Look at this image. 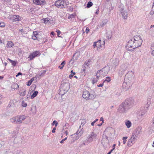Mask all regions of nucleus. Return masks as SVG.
Instances as JSON below:
<instances>
[{"mask_svg": "<svg viewBox=\"0 0 154 154\" xmlns=\"http://www.w3.org/2000/svg\"><path fill=\"white\" fill-rule=\"evenodd\" d=\"M32 82L29 80L26 82V85L28 86H30L32 84Z\"/></svg>", "mask_w": 154, "mask_h": 154, "instance_id": "43", "label": "nucleus"}, {"mask_svg": "<svg viewBox=\"0 0 154 154\" xmlns=\"http://www.w3.org/2000/svg\"><path fill=\"white\" fill-rule=\"evenodd\" d=\"M22 74L21 72H19L16 75V77H17L19 76L20 75H21Z\"/></svg>", "mask_w": 154, "mask_h": 154, "instance_id": "53", "label": "nucleus"}, {"mask_svg": "<svg viewBox=\"0 0 154 154\" xmlns=\"http://www.w3.org/2000/svg\"><path fill=\"white\" fill-rule=\"evenodd\" d=\"M154 14V10H153L151 11L149 13V14L151 15H153Z\"/></svg>", "mask_w": 154, "mask_h": 154, "instance_id": "47", "label": "nucleus"}, {"mask_svg": "<svg viewBox=\"0 0 154 154\" xmlns=\"http://www.w3.org/2000/svg\"><path fill=\"white\" fill-rule=\"evenodd\" d=\"M56 127L54 128L53 129V130L52 131V132L53 133H55V130H56Z\"/></svg>", "mask_w": 154, "mask_h": 154, "instance_id": "51", "label": "nucleus"}, {"mask_svg": "<svg viewBox=\"0 0 154 154\" xmlns=\"http://www.w3.org/2000/svg\"><path fill=\"white\" fill-rule=\"evenodd\" d=\"M5 26V24L3 22H0V27H4Z\"/></svg>", "mask_w": 154, "mask_h": 154, "instance_id": "41", "label": "nucleus"}, {"mask_svg": "<svg viewBox=\"0 0 154 154\" xmlns=\"http://www.w3.org/2000/svg\"><path fill=\"white\" fill-rule=\"evenodd\" d=\"M151 54L154 56V47L153 46H151Z\"/></svg>", "mask_w": 154, "mask_h": 154, "instance_id": "31", "label": "nucleus"}, {"mask_svg": "<svg viewBox=\"0 0 154 154\" xmlns=\"http://www.w3.org/2000/svg\"><path fill=\"white\" fill-rule=\"evenodd\" d=\"M50 21H51V20H48V18H45V19L44 22L46 24L49 23L50 22Z\"/></svg>", "mask_w": 154, "mask_h": 154, "instance_id": "36", "label": "nucleus"}, {"mask_svg": "<svg viewBox=\"0 0 154 154\" xmlns=\"http://www.w3.org/2000/svg\"><path fill=\"white\" fill-rule=\"evenodd\" d=\"M19 94L20 95L22 96H24L26 94V90H24L23 92H19Z\"/></svg>", "mask_w": 154, "mask_h": 154, "instance_id": "33", "label": "nucleus"}, {"mask_svg": "<svg viewBox=\"0 0 154 154\" xmlns=\"http://www.w3.org/2000/svg\"><path fill=\"white\" fill-rule=\"evenodd\" d=\"M39 32H38L37 31L33 32L32 35V38L34 40H37L38 41L40 39L39 38Z\"/></svg>", "mask_w": 154, "mask_h": 154, "instance_id": "18", "label": "nucleus"}, {"mask_svg": "<svg viewBox=\"0 0 154 154\" xmlns=\"http://www.w3.org/2000/svg\"><path fill=\"white\" fill-rule=\"evenodd\" d=\"M10 18L13 22H16L20 20L21 19V17L18 15H13Z\"/></svg>", "mask_w": 154, "mask_h": 154, "instance_id": "21", "label": "nucleus"}, {"mask_svg": "<svg viewBox=\"0 0 154 154\" xmlns=\"http://www.w3.org/2000/svg\"><path fill=\"white\" fill-rule=\"evenodd\" d=\"M143 41L141 37L138 36H134V37L130 40L127 44V47L131 49H129L131 51L132 49H134L141 46Z\"/></svg>", "mask_w": 154, "mask_h": 154, "instance_id": "1", "label": "nucleus"}, {"mask_svg": "<svg viewBox=\"0 0 154 154\" xmlns=\"http://www.w3.org/2000/svg\"><path fill=\"white\" fill-rule=\"evenodd\" d=\"M105 137L103 138L101 140V143L105 147H107L109 145L108 137L105 136Z\"/></svg>", "mask_w": 154, "mask_h": 154, "instance_id": "16", "label": "nucleus"}, {"mask_svg": "<svg viewBox=\"0 0 154 154\" xmlns=\"http://www.w3.org/2000/svg\"><path fill=\"white\" fill-rule=\"evenodd\" d=\"M127 68V66L126 64H123L120 67L119 70L118 72V73L119 75L121 77L124 74L125 71Z\"/></svg>", "mask_w": 154, "mask_h": 154, "instance_id": "10", "label": "nucleus"}, {"mask_svg": "<svg viewBox=\"0 0 154 154\" xmlns=\"http://www.w3.org/2000/svg\"><path fill=\"white\" fill-rule=\"evenodd\" d=\"M123 103L129 109L133 106L134 103V101L133 98H130Z\"/></svg>", "mask_w": 154, "mask_h": 154, "instance_id": "9", "label": "nucleus"}, {"mask_svg": "<svg viewBox=\"0 0 154 154\" xmlns=\"http://www.w3.org/2000/svg\"><path fill=\"white\" fill-rule=\"evenodd\" d=\"M22 152V151L20 150V149H18V150H17L16 151H15V152L16 153H17V154H19V153H21Z\"/></svg>", "mask_w": 154, "mask_h": 154, "instance_id": "44", "label": "nucleus"}, {"mask_svg": "<svg viewBox=\"0 0 154 154\" xmlns=\"http://www.w3.org/2000/svg\"><path fill=\"white\" fill-rule=\"evenodd\" d=\"M51 34L54 36L55 35V34L53 32H51Z\"/></svg>", "mask_w": 154, "mask_h": 154, "instance_id": "64", "label": "nucleus"}, {"mask_svg": "<svg viewBox=\"0 0 154 154\" xmlns=\"http://www.w3.org/2000/svg\"><path fill=\"white\" fill-rule=\"evenodd\" d=\"M111 80L110 77H106V79L104 80L103 81V82H104L105 81H107V82H109Z\"/></svg>", "mask_w": 154, "mask_h": 154, "instance_id": "38", "label": "nucleus"}, {"mask_svg": "<svg viewBox=\"0 0 154 154\" xmlns=\"http://www.w3.org/2000/svg\"><path fill=\"white\" fill-rule=\"evenodd\" d=\"M116 145V144H114L112 146V149H115V148Z\"/></svg>", "mask_w": 154, "mask_h": 154, "instance_id": "57", "label": "nucleus"}, {"mask_svg": "<svg viewBox=\"0 0 154 154\" xmlns=\"http://www.w3.org/2000/svg\"><path fill=\"white\" fill-rule=\"evenodd\" d=\"M19 88V85L16 83H14L11 85V88L14 89H17Z\"/></svg>", "mask_w": 154, "mask_h": 154, "instance_id": "26", "label": "nucleus"}, {"mask_svg": "<svg viewBox=\"0 0 154 154\" xmlns=\"http://www.w3.org/2000/svg\"><path fill=\"white\" fill-rule=\"evenodd\" d=\"M34 77L32 78L30 80L32 82L34 80Z\"/></svg>", "mask_w": 154, "mask_h": 154, "instance_id": "62", "label": "nucleus"}, {"mask_svg": "<svg viewBox=\"0 0 154 154\" xmlns=\"http://www.w3.org/2000/svg\"><path fill=\"white\" fill-rule=\"evenodd\" d=\"M67 137H65V138L63 139V140H62L60 142V143H63V142L64 141H65V140H66V139H67Z\"/></svg>", "mask_w": 154, "mask_h": 154, "instance_id": "46", "label": "nucleus"}, {"mask_svg": "<svg viewBox=\"0 0 154 154\" xmlns=\"http://www.w3.org/2000/svg\"><path fill=\"white\" fill-rule=\"evenodd\" d=\"M38 93V92L37 91H34V92L33 93V94L31 95V99H33V98H34L37 95Z\"/></svg>", "mask_w": 154, "mask_h": 154, "instance_id": "30", "label": "nucleus"}, {"mask_svg": "<svg viewBox=\"0 0 154 154\" xmlns=\"http://www.w3.org/2000/svg\"><path fill=\"white\" fill-rule=\"evenodd\" d=\"M40 55V53L39 51H35L31 53L29 55L28 58H29L30 60L33 59L35 57L38 55Z\"/></svg>", "mask_w": 154, "mask_h": 154, "instance_id": "15", "label": "nucleus"}, {"mask_svg": "<svg viewBox=\"0 0 154 154\" xmlns=\"http://www.w3.org/2000/svg\"><path fill=\"white\" fill-rule=\"evenodd\" d=\"M2 96L1 94H0V100H2Z\"/></svg>", "mask_w": 154, "mask_h": 154, "instance_id": "58", "label": "nucleus"}, {"mask_svg": "<svg viewBox=\"0 0 154 154\" xmlns=\"http://www.w3.org/2000/svg\"><path fill=\"white\" fill-rule=\"evenodd\" d=\"M14 45L13 43L11 41H8L7 44L6 46L7 47L11 48Z\"/></svg>", "mask_w": 154, "mask_h": 154, "instance_id": "29", "label": "nucleus"}, {"mask_svg": "<svg viewBox=\"0 0 154 154\" xmlns=\"http://www.w3.org/2000/svg\"><path fill=\"white\" fill-rule=\"evenodd\" d=\"M71 74H73V75H75V72H73V70H71Z\"/></svg>", "mask_w": 154, "mask_h": 154, "instance_id": "54", "label": "nucleus"}, {"mask_svg": "<svg viewBox=\"0 0 154 154\" xmlns=\"http://www.w3.org/2000/svg\"><path fill=\"white\" fill-rule=\"evenodd\" d=\"M125 123L127 128H129L131 127L132 125L131 122L128 120H126L125 121Z\"/></svg>", "mask_w": 154, "mask_h": 154, "instance_id": "25", "label": "nucleus"}, {"mask_svg": "<svg viewBox=\"0 0 154 154\" xmlns=\"http://www.w3.org/2000/svg\"><path fill=\"white\" fill-rule=\"evenodd\" d=\"M103 83H104V82H103V83L98 85L97 86L99 87H102L103 85Z\"/></svg>", "mask_w": 154, "mask_h": 154, "instance_id": "50", "label": "nucleus"}, {"mask_svg": "<svg viewBox=\"0 0 154 154\" xmlns=\"http://www.w3.org/2000/svg\"><path fill=\"white\" fill-rule=\"evenodd\" d=\"M93 5V4L91 2H89L87 4V7L88 8H90Z\"/></svg>", "mask_w": 154, "mask_h": 154, "instance_id": "32", "label": "nucleus"}, {"mask_svg": "<svg viewBox=\"0 0 154 154\" xmlns=\"http://www.w3.org/2000/svg\"><path fill=\"white\" fill-rule=\"evenodd\" d=\"M122 18L124 19H126L128 17V13L126 9L124 8H122L119 10Z\"/></svg>", "mask_w": 154, "mask_h": 154, "instance_id": "13", "label": "nucleus"}, {"mask_svg": "<svg viewBox=\"0 0 154 154\" xmlns=\"http://www.w3.org/2000/svg\"><path fill=\"white\" fill-rule=\"evenodd\" d=\"M131 86V84L129 82H124L122 84V88L125 90H127Z\"/></svg>", "mask_w": 154, "mask_h": 154, "instance_id": "17", "label": "nucleus"}, {"mask_svg": "<svg viewBox=\"0 0 154 154\" xmlns=\"http://www.w3.org/2000/svg\"><path fill=\"white\" fill-rule=\"evenodd\" d=\"M113 65L115 66H117L119 64V59L116 58L115 59L112 61Z\"/></svg>", "mask_w": 154, "mask_h": 154, "instance_id": "24", "label": "nucleus"}, {"mask_svg": "<svg viewBox=\"0 0 154 154\" xmlns=\"http://www.w3.org/2000/svg\"><path fill=\"white\" fill-rule=\"evenodd\" d=\"M97 42V50L100 51L104 48L105 42L104 41H101V40H99Z\"/></svg>", "mask_w": 154, "mask_h": 154, "instance_id": "12", "label": "nucleus"}, {"mask_svg": "<svg viewBox=\"0 0 154 154\" xmlns=\"http://www.w3.org/2000/svg\"><path fill=\"white\" fill-rule=\"evenodd\" d=\"M21 106L23 107H25L27 106V104L24 102H23L21 103Z\"/></svg>", "mask_w": 154, "mask_h": 154, "instance_id": "37", "label": "nucleus"}, {"mask_svg": "<svg viewBox=\"0 0 154 154\" xmlns=\"http://www.w3.org/2000/svg\"><path fill=\"white\" fill-rule=\"evenodd\" d=\"M89 31V29L88 27H87L85 30V32L86 33H88Z\"/></svg>", "mask_w": 154, "mask_h": 154, "instance_id": "49", "label": "nucleus"}, {"mask_svg": "<svg viewBox=\"0 0 154 154\" xmlns=\"http://www.w3.org/2000/svg\"><path fill=\"white\" fill-rule=\"evenodd\" d=\"M82 97L86 100H94L96 97V96L91 94L88 91L85 90L83 91Z\"/></svg>", "mask_w": 154, "mask_h": 154, "instance_id": "5", "label": "nucleus"}, {"mask_svg": "<svg viewBox=\"0 0 154 154\" xmlns=\"http://www.w3.org/2000/svg\"><path fill=\"white\" fill-rule=\"evenodd\" d=\"M59 68H60V69H62L63 68V66H59L58 67Z\"/></svg>", "mask_w": 154, "mask_h": 154, "instance_id": "63", "label": "nucleus"}, {"mask_svg": "<svg viewBox=\"0 0 154 154\" xmlns=\"http://www.w3.org/2000/svg\"><path fill=\"white\" fill-rule=\"evenodd\" d=\"M74 16H75V15L74 14H71L68 17V18L70 19V18H74Z\"/></svg>", "mask_w": 154, "mask_h": 154, "instance_id": "45", "label": "nucleus"}, {"mask_svg": "<svg viewBox=\"0 0 154 154\" xmlns=\"http://www.w3.org/2000/svg\"><path fill=\"white\" fill-rule=\"evenodd\" d=\"M14 101L13 100H11L9 103V105H10L11 106H13L14 105Z\"/></svg>", "mask_w": 154, "mask_h": 154, "instance_id": "39", "label": "nucleus"}, {"mask_svg": "<svg viewBox=\"0 0 154 154\" xmlns=\"http://www.w3.org/2000/svg\"><path fill=\"white\" fill-rule=\"evenodd\" d=\"M85 64L87 66L89 65V64L88 63V62L87 63L86 61L85 62Z\"/></svg>", "mask_w": 154, "mask_h": 154, "instance_id": "59", "label": "nucleus"}, {"mask_svg": "<svg viewBox=\"0 0 154 154\" xmlns=\"http://www.w3.org/2000/svg\"><path fill=\"white\" fill-rule=\"evenodd\" d=\"M26 118L24 115H20L13 117L10 119L11 122L14 124H20L22 123Z\"/></svg>", "mask_w": 154, "mask_h": 154, "instance_id": "4", "label": "nucleus"}, {"mask_svg": "<svg viewBox=\"0 0 154 154\" xmlns=\"http://www.w3.org/2000/svg\"><path fill=\"white\" fill-rule=\"evenodd\" d=\"M97 139V134L94 131H93L88 135L86 139L84 142V144L85 145H87L93 141L96 140Z\"/></svg>", "mask_w": 154, "mask_h": 154, "instance_id": "2", "label": "nucleus"}, {"mask_svg": "<svg viewBox=\"0 0 154 154\" xmlns=\"http://www.w3.org/2000/svg\"><path fill=\"white\" fill-rule=\"evenodd\" d=\"M128 138L127 137H123L122 140H123V143L124 144H125L127 141V139Z\"/></svg>", "mask_w": 154, "mask_h": 154, "instance_id": "34", "label": "nucleus"}, {"mask_svg": "<svg viewBox=\"0 0 154 154\" xmlns=\"http://www.w3.org/2000/svg\"><path fill=\"white\" fill-rule=\"evenodd\" d=\"M134 77V71L131 70L128 71L125 75V79H128V80L131 81Z\"/></svg>", "mask_w": 154, "mask_h": 154, "instance_id": "14", "label": "nucleus"}, {"mask_svg": "<svg viewBox=\"0 0 154 154\" xmlns=\"http://www.w3.org/2000/svg\"><path fill=\"white\" fill-rule=\"evenodd\" d=\"M65 61H63L61 63L60 65L62 66L63 67L65 65Z\"/></svg>", "mask_w": 154, "mask_h": 154, "instance_id": "48", "label": "nucleus"}, {"mask_svg": "<svg viewBox=\"0 0 154 154\" xmlns=\"http://www.w3.org/2000/svg\"><path fill=\"white\" fill-rule=\"evenodd\" d=\"M8 60L11 63V64L14 66H15L17 63V62L12 60L9 58H8Z\"/></svg>", "mask_w": 154, "mask_h": 154, "instance_id": "28", "label": "nucleus"}, {"mask_svg": "<svg viewBox=\"0 0 154 154\" xmlns=\"http://www.w3.org/2000/svg\"><path fill=\"white\" fill-rule=\"evenodd\" d=\"M141 127L140 126H139L132 133L136 135L137 136H138V135L141 132Z\"/></svg>", "mask_w": 154, "mask_h": 154, "instance_id": "20", "label": "nucleus"}, {"mask_svg": "<svg viewBox=\"0 0 154 154\" xmlns=\"http://www.w3.org/2000/svg\"><path fill=\"white\" fill-rule=\"evenodd\" d=\"M110 69V67L108 66H106L103 67L101 69L97 71V73L101 76V77H104L107 75Z\"/></svg>", "mask_w": 154, "mask_h": 154, "instance_id": "6", "label": "nucleus"}, {"mask_svg": "<svg viewBox=\"0 0 154 154\" xmlns=\"http://www.w3.org/2000/svg\"><path fill=\"white\" fill-rule=\"evenodd\" d=\"M81 126H80L79 128L75 133L76 135H78L79 136H81L84 132V130H83V128H81Z\"/></svg>", "mask_w": 154, "mask_h": 154, "instance_id": "22", "label": "nucleus"}, {"mask_svg": "<svg viewBox=\"0 0 154 154\" xmlns=\"http://www.w3.org/2000/svg\"><path fill=\"white\" fill-rule=\"evenodd\" d=\"M56 32L57 33V35L58 37L63 38V37H62L59 35L60 34V33H61V32L60 30H57Z\"/></svg>", "mask_w": 154, "mask_h": 154, "instance_id": "40", "label": "nucleus"}, {"mask_svg": "<svg viewBox=\"0 0 154 154\" xmlns=\"http://www.w3.org/2000/svg\"><path fill=\"white\" fill-rule=\"evenodd\" d=\"M112 36V32L110 31L106 33V37L108 39L111 38Z\"/></svg>", "mask_w": 154, "mask_h": 154, "instance_id": "27", "label": "nucleus"}, {"mask_svg": "<svg viewBox=\"0 0 154 154\" xmlns=\"http://www.w3.org/2000/svg\"><path fill=\"white\" fill-rule=\"evenodd\" d=\"M128 109L123 102L119 106L118 112L120 113H126Z\"/></svg>", "mask_w": 154, "mask_h": 154, "instance_id": "11", "label": "nucleus"}, {"mask_svg": "<svg viewBox=\"0 0 154 154\" xmlns=\"http://www.w3.org/2000/svg\"><path fill=\"white\" fill-rule=\"evenodd\" d=\"M55 125V127H57V125H58V122L56 120L54 121L52 123V125Z\"/></svg>", "mask_w": 154, "mask_h": 154, "instance_id": "35", "label": "nucleus"}, {"mask_svg": "<svg viewBox=\"0 0 154 154\" xmlns=\"http://www.w3.org/2000/svg\"><path fill=\"white\" fill-rule=\"evenodd\" d=\"M137 137L138 136L132 133L131 138L128 141L127 144L128 146H130L132 145L136 141Z\"/></svg>", "mask_w": 154, "mask_h": 154, "instance_id": "8", "label": "nucleus"}, {"mask_svg": "<svg viewBox=\"0 0 154 154\" xmlns=\"http://www.w3.org/2000/svg\"><path fill=\"white\" fill-rule=\"evenodd\" d=\"M95 123V122L93 121V122H92L91 124L92 126H94V123Z\"/></svg>", "mask_w": 154, "mask_h": 154, "instance_id": "56", "label": "nucleus"}, {"mask_svg": "<svg viewBox=\"0 0 154 154\" xmlns=\"http://www.w3.org/2000/svg\"><path fill=\"white\" fill-rule=\"evenodd\" d=\"M55 5L57 7L60 8H65L67 6L66 2L64 0H58L56 1Z\"/></svg>", "mask_w": 154, "mask_h": 154, "instance_id": "7", "label": "nucleus"}, {"mask_svg": "<svg viewBox=\"0 0 154 154\" xmlns=\"http://www.w3.org/2000/svg\"><path fill=\"white\" fill-rule=\"evenodd\" d=\"M33 2L35 4L38 5H43L45 3V0H33Z\"/></svg>", "mask_w": 154, "mask_h": 154, "instance_id": "19", "label": "nucleus"}, {"mask_svg": "<svg viewBox=\"0 0 154 154\" xmlns=\"http://www.w3.org/2000/svg\"><path fill=\"white\" fill-rule=\"evenodd\" d=\"M100 121H101L102 122V123H103L104 122V120H103V117H101L100 119Z\"/></svg>", "mask_w": 154, "mask_h": 154, "instance_id": "52", "label": "nucleus"}, {"mask_svg": "<svg viewBox=\"0 0 154 154\" xmlns=\"http://www.w3.org/2000/svg\"><path fill=\"white\" fill-rule=\"evenodd\" d=\"M73 75L70 74L69 76V78L71 79L72 78V77H73Z\"/></svg>", "mask_w": 154, "mask_h": 154, "instance_id": "55", "label": "nucleus"}, {"mask_svg": "<svg viewBox=\"0 0 154 154\" xmlns=\"http://www.w3.org/2000/svg\"><path fill=\"white\" fill-rule=\"evenodd\" d=\"M70 84L69 82L62 83L60 87V94L62 96L66 93L70 88Z\"/></svg>", "mask_w": 154, "mask_h": 154, "instance_id": "3", "label": "nucleus"}, {"mask_svg": "<svg viewBox=\"0 0 154 154\" xmlns=\"http://www.w3.org/2000/svg\"><path fill=\"white\" fill-rule=\"evenodd\" d=\"M98 44V42H94V43L93 45V46L94 47V48H95V47H97V46Z\"/></svg>", "mask_w": 154, "mask_h": 154, "instance_id": "42", "label": "nucleus"}, {"mask_svg": "<svg viewBox=\"0 0 154 154\" xmlns=\"http://www.w3.org/2000/svg\"><path fill=\"white\" fill-rule=\"evenodd\" d=\"M5 1L8 2H9L11 0H5Z\"/></svg>", "mask_w": 154, "mask_h": 154, "instance_id": "61", "label": "nucleus"}, {"mask_svg": "<svg viewBox=\"0 0 154 154\" xmlns=\"http://www.w3.org/2000/svg\"><path fill=\"white\" fill-rule=\"evenodd\" d=\"M65 134L67 136L68 134V131H65Z\"/></svg>", "mask_w": 154, "mask_h": 154, "instance_id": "60", "label": "nucleus"}, {"mask_svg": "<svg viewBox=\"0 0 154 154\" xmlns=\"http://www.w3.org/2000/svg\"><path fill=\"white\" fill-rule=\"evenodd\" d=\"M96 78L93 79L92 80V84H93L97 82L99 80V78L101 77L100 75L98 74L97 72L96 74Z\"/></svg>", "mask_w": 154, "mask_h": 154, "instance_id": "23", "label": "nucleus"}]
</instances>
